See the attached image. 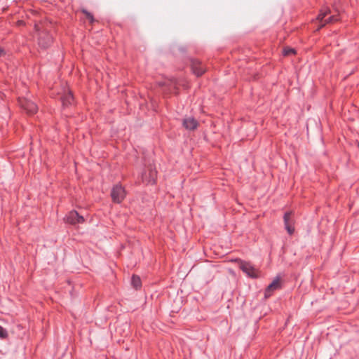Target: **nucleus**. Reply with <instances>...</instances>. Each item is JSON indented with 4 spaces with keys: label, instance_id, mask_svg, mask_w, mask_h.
Returning <instances> with one entry per match:
<instances>
[{
    "label": "nucleus",
    "instance_id": "f257e3e1",
    "mask_svg": "<svg viewBox=\"0 0 359 359\" xmlns=\"http://www.w3.org/2000/svg\"><path fill=\"white\" fill-rule=\"evenodd\" d=\"M52 42L53 36L48 31L43 30L39 33L38 43L41 48H48Z\"/></svg>",
    "mask_w": 359,
    "mask_h": 359
},
{
    "label": "nucleus",
    "instance_id": "f03ea898",
    "mask_svg": "<svg viewBox=\"0 0 359 359\" xmlns=\"http://www.w3.org/2000/svg\"><path fill=\"white\" fill-rule=\"evenodd\" d=\"M111 196L114 203H120L126 197V191L120 184H116L111 189Z\"/></svg>",
    "mask_w": 359,
    "mask_h": 359
},
{
    "label": "nucleus",
    "instance_id": "7ed1b4c3",
    "mask_svg": "<svg viewBox=\"0 0 359 359\" xmlns=\"http://www.w3.org/2000/svg\"><path fill=\"white\" fill-rule=\"evenodd\" d=\"M157 172L151 165H149L147 170L142 174V180L147 184H154Z\"/></svg>",
    "mask_w": 359,
    "mask_h": 359
},
{
    "label": "nucleus",
    "instance_id": "20e7f679",
    "mask_svg": "<svg viewBox=\"0 0 359 359\" xmlns=\"http://www.w3.org/2000/svg\"><path fill=\"white\" fill-rule=\"evenodd\" d=\"M330 13V9H326L325 11H322L320 14L318 15L317 20L320 22H323V24L320 25V27H323L326 24L329 23H334L335 22H337L339 20V18L337 15H332L329 17L328 18H325L327 14Z\"/></svg>",
    "mask_w": 359,
    "mask_h": 359
},
{
    "label": "nucleus",
    "instance_id": "39448f33",
    "mask_svg": "<svg viewBox=\"0 0 359 359\" xmlns=\"http://www.w3.org/2000/svg\"><path fill=\"white\" fill-rule=\"evenodd\" d=\"M20 104L21 107L27 111L29 114H34L37 111L38 107L36 104L27 99H23L20 100Z\"/></svg>",
    "mask_w": 359,
    "mask_h": 359
},
{
    "label": "nucleus",
    "instance_id": "423d86ee",
    "mask_svg": "<svg viewBox=\"0 0 359 359\" xmlns=\"http://www.w3.org/2000/svg\"><path fill=\"white\" fill-rule=\"evenodd\" d=\"M65 219L67 223L71 224L82 223L84 221L83 216L79 215L75 210L69 212L66 216Z\"/></svg>",
    "mask_w": 359,
    "mask_h": 359
},
{
    "label": "nucleus",
    "instance_id": "0eeeda50",
    "mask_svg": "<svg viewBox=\"0 0 359 359\" xmlns=\"http://www.w3.org/2000/svg\"><path fill=\"white\" fill-rule=\"evenodd\" d=\"M191 67L193 73L197 76H201L205 72V67L201 61L197 59H192L191 60Z\"/></svg>",
    "mask_w": 359,
    "mask_h": 359
},
{
    "label": "nucleus",
    "instance_id": "6e6552de",
    "mask_svg": "<svg viewBox=\"0 0 359 359\" xmlns=\"http://www.w3.org/2000/svg\"><path fill=\"white\" fill-rule=\"evenodd\" d=\"M281 283L279 278H276L271 284L267 287L265 292V297H268L271 295L272 292L280 287Z\"/></svg>",
    "mask_w": 359,
    "mask_h": 359
},
{
    "label": "nucleus",
    "instance_id": "1a4fd4ad",
    "mask_svg": "<svg viewBox=\"0 0 359 359\" xmlns=\"http://www.w3.org/2000/svg\"><path fill=\"white\" fill-rule=\"evenodd\" d=\"M183 126L189 130H195L198 126L197 121L193 117H187L183 119Z\"/></svg>",
    "mask_w": 359,
    "mask_h": 359
},
{
    "label": "nucleus",
    "instance_id": "9d476101",
    "mask_svg": "<svg viewBox=\"0 0 359 359\" xmlns=\"http://www.w3.org/2000/svg\"><path fill=\"white\" fill-rule=\"evenodd\" d=\"M61 101L62 103L63 107H68L69 105L72 104L74 102V97L71 92L65 93L62 97H61Z\"/></svg>",
    "mask_w": 359,
    "mask_h": 359
},
{
    "label": "nucleus",
    "instance_id": "9b49d317",
    "mask_svg": "<svg viewBox=\"0 0 359 359\" xmlns=\"http://www.w3.org/2000/svg\"><path fill=\"white\" fill-rule=\"evenodd\" d=\"M260 276V271L253 266H248V277L258 278Z\"/></svg>",
    "mask_w": 359,
    "mask_h": 359
},
{
    "label": "nucleus",
    "instance_id": "f8f14e48",
    "mask_svg": "<svg viewBox=\"0 0 359 359\" xmlns=\"http://www.w3.org/2000/svg\"><path fill=\"white\" fill-rule=\"evenodd\" d=\"M133 286L137 289L141 286V280L139 276L133 275L131 279Z\"/></svg>",
    "mask_w": 359,
    "mask_h": 359
},
{
    "label": "nucleus",
    "instance_id": "ddd939ff",
    "mask_svg": "<svg viewBox=\"0 0 359 359\" xmlns=\"http://www.w3.org/2000/svg\"><path fill=\"white\" fill-rule=\"evenodd\" d=\"M296 53V50L294 48L286 47L283 49V55L285 56H288L290 55H294Z\"/></svg>",
    "mask_w": 359,
    "mask_h": 359
},
{
    "label": "nucleus",
    "instance_id": "4468645a",
    "mask_svg": "<svg viewBox=\"0 0 359 359\" xmlns=\"http://www.w3.org/2000/svg\"><path fill=\"white\" fill-rule=\"evenodd\" d=\"M291 215H292V212H286L284 215V223L285 224H290V223H292V221L291 219Z\"/></svg>",
    "mask_w": 359,
    "mask_h": 359
},
{
    "label": "nucleus",
    "instance_id": "2eb2a0df",
    "mask_svg": "<svg viewBox=\"0 0 359 359\" xmlns=\"http://www.w3.org/2000/svg\"><path fill=\"white\" fill-rule=\"evenodd\" d=\"M285 229L287 230V231L288 232L289 234H292L294 231V228L293 226V223H290V224H285Z\"/></svg>",
    "mask_w": 359,
    "mask_h": 359
},
{
    "label": "nucleus",
    "instance_id": "dca6fc26",
    "mask_svg": "<svg viewBox=\"0 0 359 359\" xmlns=\"http://www.w3.org/2000/svg\"><path fill=\"white\" fill-rule=\"evenodd\" d=\"M8 336V332L6 329L0 325V338L5 339Z\"/></svg>",
    "mask_w": 359,
    "mask_h": 359
},
{
    "label": "nucleus",
    "instance_id": "f3484780",
    "mask_svg": "<svg viewBox=\"0 0 359 359\" xmlns=\"http://www.w3.org/2000/svg\"><path fill=\"white\" fill-rule=\"evenodd\" d=\"M82 11H83V13L86 14V18L90 20V22L91 23H93L94 22V20H95L94 18H93V15L87 11L86 10H83Z\"/></svg>",
    "mask_w": 359,
    "mask_h": 359
},
{
    "label": "nucleus",
    "instance_id": "a211bd4d",
    "mask_svg": "<svg viewBox=\"0 0 359 359\" xmlns=\"http://www.w3.org/2000/svg\"><path fill=\"white\" fill-rule=\"evenodd\" d=\"M82 11H83V13L86 14V18L90 20V22L91 23H93L94 22V20H95L94 18H93V15L87 11L86 10H83Z\"/></svg>",
    "mask_w": 359,
    "mask_h": 359
},
{
    "label": "nucleus",
    "instance_id": "6ab92c4d",
    "mask_svg": "<svg viewBox=\"0 0 359 359\" xmlns=\"http://www.w3.org/2000/svg\"><path fill=\"white\" fill-rule=\"evenodd\" d=\"M241 269L245 273H247V263L245 262H241L240 264Z\"/></svg>",
    "mask_w": 359,
    "mask_h": 359
},
{
    "label": "nucleus",
    "instance_id": "aec40b11",
    "mask_svg": "<svg viewBox=\"0 0 359 359\" xmlns=\"http://www.w3.org/2000/svg\"><path fill=\"white\" fill-rule=\"evenodd\" d=\"M6 55V52L4 48L0 47V57Z\"/></svg>",
    "mask_w": 359,
    "mask_h": 359
}]
</instances>
